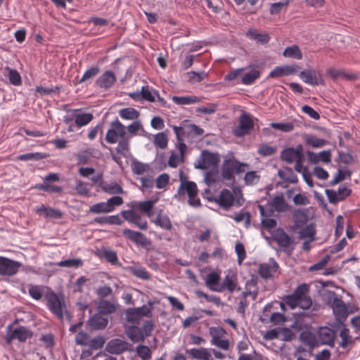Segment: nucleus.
<instances>
[{"label": "nucleus", "instance_id": "obj_1", "mask_svg": "<svg viewBox=\"0 0 360 360\" xmlns=\"http://www.w3.org/2000/svg\"><path fill=\"white\" fill-rule=\"evenodd\" d=\"M105 141L110 144L117 143V153L126 155L129 150L130 135L127 134L126 127L116 119L110 123L105 135Z\"/></svg>", "mask_w": 360, "mask_h": 360}, {"label": "nucleus", "instance_id": "obj_2", "mask_svg": "<svg viewBox=\"0 0 360 360\" xmlns=\"http://www.w3.org/2000/svg\"><path fill=\"white\" fill-rule=\"evenodd\" d=\"M45 297L47 300V305L49 310L59 319H63L65 314L68 315L66 305L62 295H57L48 288L45 294Z\"/></svg>", "mask_w": 360, "mask_h": 360}, {"label": "nucleus", "instance_id": "obj_3", "mask_svg": "<svg viewBox=\"0 0 360 360\" xmlns=\"http://www.w3.org/2000/svg\"><path fill=\"white\" fill-rule=\"evenodd\" d=\"M179 179L181 181L179 193H186L188 197V204L193 207H198L200 205V200L198 198V188L196 184L193 181L187 180L183 172H180Z\"/></svg>", "mask_w": 360, "mask_h": 360}, {"label": "nucleus", "instance_id": "obj_4", "mask_svg": "<svg viewBox=\"0 0 360 360\" xmlns=\"http://www.w3.org/2000/svg\"><path fill=\"white\" fill-rule=\"evenodd\" d=\"M249 165L242 163L235 158H229L224 162L221 168V176L223 179L233 183L234 181V174H240L248 169Z\"/></svg>", "mask_w": 360, "mask_h": 360}, {"label": "nucleus", "instance_id": "obj_5", "mask_svg": "<svg viewBox=\"0 0 360 360\" xmlns=\"http://www.w3.org/2000/svg\"><path fill=\"white\" fill-rule=\"evenodd\" d=\"M242 199V193L240 190L233 189L229 191L228 189H223L217 198H215V202L221 207L228 209L231 207L235 201L236 204L241 205L240 200Z\"/></svg>", "mask_w": 360, "mask_h": 360}, {"label": "nucleus", "instance_id": "obj_6", "mask_svg": "<svg viewBox=\"0 0 360 360\" xmlns=\"http://www.w3.org/2000/svg\"><path fill=\"white\" fill-rule=\"evenodd\" d=\"M32 332L24 326H20L12 329L11 325L7 327L6 334L5 335V340L7 344H11L13 340H17L19 342H25L27 339L31 338Z\"/></svg>", "mask_w": 360, "mask_h": 360}, {"label": "nucleus", "instance_id": "obj_7", "mask_svg": "<svg viewBox=\"0 0 360 360\" xmlns=\"http://www.w3.org/2000/svg\"><path fill=\"white\" fill-rule=\"evenodd\" d=\"M219 161V155L217 153L203 150L195 163V167L201 169H214L218 166Z\"/></svg>", "mask_w": 360, "mask_h": 360}, {"label": "nucleus", "instance_id": "obj_8", "mask_svg": "<svg viewBox=\"0 0 360 360\" xmlns=\"http://www.w3.org/2000/svg\"><path fill=\"white\" fill-rule=\"evenodd\" d=\"M21 265L19 262L0 256V275L13 276L18 273Z\"/></svg>", "mask_w": 360, "mask_h": 360}, {"label": "nucleus", "instance_id": "obj_9", "mask_svg": "<svg viewBox=\"0 0 360 360\" xmlns=\"http://www.w3.org/2000/svg\"><path fill=\"white\" fill-rule=\"evenodd\" d=\"M122 217L125 220L136 225L141 230H146L148 227L147 221L142 218L141 214L134 210H124L122 212Z\"/></svg>", "mask_w": 360, "mask_h": 360}, {"label": "nucleus", "instance_id": "obj_10", "mask_svg": "<svg viewBox=\"0 0 360 360\" xmlns=\"http://www.w3.org/2000/svg\"><path fill=\"white\" fill-rule=\"evenodd\" d=\"M300 78L306 84L317 86L323 84V80L319 71L315 70H306L299 75Z\"/></svg>", "mask_w": 360, "mask_h": 360}, {"label": "nucleus", "instance_id": "obj_11", "mask_svg": "<svg viewBox=\"0 0 360 360\" xmlns=\"http://www.w3.org/2000/svg\"><path fill=\"white\" fill-rule=\"evenodd\" d=\"M253 121L252 117L247 114L240 116L239 125L234 130V134L238 137H242L248 134L253 128Z\"/></svg>", "mask_w": 360, "mask_h": 360}, {"label": "nucleus", "instance_id": "obj_12", "mask_svg": "<svg viewBox=\"0 0 360 360\" xmlns=\"http://www.w3.org/2000/svg\"><path fill=\"white\" fill-rule=\"evenodd\" d=\"M333 311L336 320L343 322L348 316V309L345 302L338 297H335L333 301Z\"/></svg>", "mask_w": 360, "mask_h": 360}, {"label": "nucleus", "instance_id": "obj_13", "mask_svg": "<svg viewBox=\"0 0 360 360\" xmlns=\"http://www.w3.org/2000/svg\"><path fill=\"white\" fill-rule=\"evenodd\" d=\"M128 321L135 322L143 316H150L151 309L150 307L143 305L140 307L129 309L126 311Z\"/></svg>", "mask_w": 360, "mask_h": 360}, {"label": "nucleus", "instance_id": "obj_14", "mask_svg": "<svg viewBox=\"0 0 360 360\" xmlns=\"http://www.w3.org/2000/svg\"><path fill=\"white\" fill-rule=\"evenodd\" d=\"M278 267L276 260L270 258L269 263H263L259 265L258 274L262 278L269 279L278 271Z\"/></svg>", "mask_w": 360, "mask_h": 360}, {"label": "nucleus", "instance_id": "obj_15", "mask_svg": "<svg viewBox=\"0 0 360 360\" xmlns=\"http://www.w3.org/2000/svg\"><path fill=\"white\" fill-rule=\"evenodd\" d=\"M302 150L301 146H297L296 148H288L282 151L281 157L283 160L291 163L296 160L304 159Z\"/></svg>", "mask_w": 360, "mask_h": 360}, {"label": "nucleus", "instance_id": "obj_16", "mask_svg": "<svg viewBox=\"0 0 360 360\" xmlns=\"http://www.w3.org/2000/svg\"><path fill=\"white\" fill-rule=\"evenodd\" d=\"M106 350L112 354H120L128 349V342L120 339H113L106 345Z\"/></svg>", "mask_w": 360, "mask_h": 360}, {"label": "nucleus", "instance_id": "obj_17", "mask_svg": "<svg viewBox=\"0 0 360 360\" xmlns=\"http://www.w3.org/2000/svg\"><path fill=\"white\" fill-rule=\"evenodd\" d=\"M142 91V99L149 101V102H155L157 101L161 103V105H164L166 104L165 100L162 98L158 91L155 89L150 87L148 86H143L141 88Z\"/></svg>", "mask_w": 360, "mask_h": 360}, {"label": "nucleus", "instance_id": "obj_18", "mask_svg": "<svg viewBox=\"0 0 360 360\" xmlns=\"http://www.w3.org/2000/svg\"><path fill=\"white\" fill-rule=\"evenodd\" d=\"M186 149V144L183 142H179L178 150L172 151L169 158L168 165L171 167H176L180 162H183Z\"/></svg>", "mask_w": 360, "mask_h": 360}, {"label": "nucleus", "instance_id": "obj_19", "mask_svg": "<svg viewBox=\"0 0 360 360\" xmlns=\"http://www.w3.org/2000/svg\"><path fill=\"white\" fill-rule=\"evenodd\" d=\"M319 340L321 345L333 346L335 342V331L328 327H321L319 332Z\"/></svg>", "mask_w": 360, "mask_h": 360}, {"label": "nucleus", "instance_id": "obj_20", "mask_svg": "<svg viewBox=\"0 0 360 360\" xmlns=\"http://www.w3.org/2000/svg\"><path fill=\"white\" fill-rule=\"evenodd\" d=\"M308 286L303 283L299 285L294 291L293 294L302 302V308L308 309L311 305V300L307 296Z\"/></svg>", "mask_w": 360, "mask_h": 360}, {"label": "nucleus", "instance_id": "obj_21", "mask_svg": "<svg viewBox=\"0 0 360 360\" xmlns=\"http://www.w3.org/2000/svg\"><path fill=\"white\" fill-rule=\"evenodd\" d=\"M267 205L271 211H276L277 212H285L288 207V203L282 194L273 198Z\"/></svg>", "mask_w": 360, "mask_h": 360}, {"label": "nucleus", "instance_id": "obj_22", "mask_svg": "<svg viewBox=\"0 0 360 360\" xmlns=\"http://www.w3.org/2000/svg\"><path fill=\"white\" fill-rule=\"evenodd\" d=\"M116 77L112 71L108 70L103 72L96 80V85L100 88L109 89L115 83Z\"/></svg>", "mask_w": 360, "mask_h": 360}, {"label": "nucleus", "instance_id": "obj_23", "mask_svg": "<svg viewBox=\"0 0 360 360\" xmlns=\"http://www.w3.org/2000/svg\"><path fill=\"white\" fill-rule=\"evenodd\" d=\"M35 212L37 214L49 219H60L63 216V212L60 210L51 207H46L44 205L37 207Z\"/></svg>", "mask_w": 360, "mask_h": 360}, {"label": "nucleus", "instance_id": "obj_24", "mask_svg": "<svg viewBox=\"0 0 360 360\" xmlns=\"http://www.w3.org/2000/svg\"><path fill=\"white\" fill-rule=\"evenodd\" d=\"M298 67L296 65H285L275 68L269 75V77L276 78L284 75H290L296 73Z\"/></svg>", "mask_w": 360, "mask_h": 360}, {"label": "nucleus", "instance_id": "obj_25", "mask_svg": "<svg viewBox=\"0 0 360 360\" xmlns=\"http://www.w3.org/2000/svg\"><path fill=\"white\" fill-rule=\"evenodd\" d=\"M272 237L281 248H287L292 243L290 237L281 229H276Z\"/></svg>", "mask_w": 360, "mask_h": 360}, {"label": "nucleus", "instance_id": "obj_26", "mask_svg": "<svg viewBox=\"0 0 360 360\" xmlns=\"http://www.w3.org/2000/svg\"><path fill=\"white\" fill-rule=\"evenodd\" d=\"M108 323V319L98 313L91 316L87 323L92 330H102L107 326Z\"/></svg>", "mask_w": 360, "mask_h": 360}, {"label": "nucleus", "instance_id": "obj_27", "mask_svg": "<svg viewBox=\"0 0 360 360\" xmlns=\"http://www.w3.org/2000/svg\"><path fill=\"white\" fill-rule=\"evenodd\" d=\"M93 119V114L90 112H81L79 109L75 110V123L78 128L87 125Z\"/></svg>", "mask_w": 360, "mask_h": 360}, {"label": "nucleus", "instance_id": "obj_28", "mask_svg": "<svg viewBox=\"0 0 360 360\" xmlns=\"http://www.w3.org/2000/svg\"><path fill=\"white\" fill-rule=\"evenodd\" d=\"M118 306L115 302L102 300L98 302V309L100 314H110L115 312Z\"/></svg>", "mask_w": 360, "mask_h": 360}, {"label": "nucleus", "instance_id": "obj_29", "mask_svg": "<svg viewBox=\"0 0 360 360\" xmlns=\"http://www.w3.org/2000/svg\"><path fill=\"white\" fill-rule=\"evenodd\" d=\"M156 202V200H146L136 203L135 208L145 213L150 219L154 216L153 208Z\"/></svg>", "mask_w": 360, "mask_h": 360}, {"label": "nucleus", "instance_id": "obj_30", "mask_svg": "<svg viewBox=\"0 0 360 360\" xmlns=\"http://www.w3.org/2000/svg\"><path fill=\"white\" fill-rule=\"evenodd\" d=\"M186 353L191 357L198 360H210L211 354L206 348L190 349L186 350Z\"/></svg>", "mask_w": 360, "mask_h": 360}, {"label": "nucleus", "instance_id": "obj_31", "mask_svg": "<svg viewBox=\"0 0 360 360\" xmlns=\"http://www.w3.org/2000/svg\"><path fill=\"white\" fill-rule=\"evenodd\" d=\"M298 233L299 238L302 240H315L316 229L312 224L300 229Z\"/></svg>", "mask_w": 360, "mask_h": 360}, {"label": "nucleus", "instance_id": "obj_32", "mask_svg": "<svg viewBox=\"0 0 360 360\" xmlns=\"http://www.w3.org/2000/svg\"><path fill=\"white\" fill-rule=\"evenodd\" d=\"M161 211L158 213V215L155 218L154 217L151 218V221L154 223L156 226H160V228L169 230L172 228V223L169 218L166 214H161Z\"/></svg>", "mask_w": 360, "mask_h": 360}, {"label": "nucleus", "instance_id": "obj_33", "mask_svg": "<svg viewBox=\"0 0 360 360\" xmlns=\"http://www.w3.org/2000/svg\"><path fill=\"white\" fill-rule=\"evenodd\" d=\"M303 139L306 144L313 148H321L328 143V141L323 139H320L315 135L304 134Z\"/></svg>", "mask_w": 360, "mask_h": 360}, {"label": "nucleus", "instance_id": "obj_34", "mask_svg": "<svg viewBox=\"0 0 360 360\" xmlns=\"http://www.w3.org/2000/svg\"><path fill=\"white\" fill-rule=\"evenodd\" d=\"M278 176L285 182L295 184L297 182V177L291 168L284 167L278 172Z\"/></svg>", "mask_w": 360, "mask_h": 360}, {"label": "nucleus", "instance_id": "obj_35", "mask_svg": "<svg viewBox=\"0 0 360 360\" xmlns=\"http://www.w3.org/2000/svg\"><path fill=\"white\" fill-rule=\"evenodd\" d=\"M131 170L136 175H143L150 171L151 168L149 164L143 163L137 160H134L131 164Z\"/></svg>", "mask_w": 360, "mask_h": 360}, {"label": "nucleus", "instance_id": "obj_36", "mask_svg": "<svg viewBox=\"0 0 360 360\" xmlns=\"http://www.w3.org/2000/svg\"><path fill=\"white\" fill-rule=\"evenodd\" d=\"M172 101L179 105H188L193 103H199L200 98L195 96H173Z\"/></svg>", "mask_w": 360, "mask_h": 360}, {"label": "nucleus", "instance_id": "obj_37", "mask_svg": "<svg viewBox=\"0 0 360 360\" xmlns=\"http://www.w3.org/2000/svg\"><path fill=\"white\" fill-rule=\"evenodd\" d=\"M125 333L129 339L134 343L142 342L145 340L139 328L136 326L128 327Z\"/></svg>", "mask_w": 360, "mask_h": 360}, {"label": "nucleus", "instance_id": "obj_38", "mask_svg": "<svg viewBox=\"0 0 360 360\" xmlns=\"http://www.w3.org/2000/svg\"><path fill=\"white\" fill-rule=\"evenodd\" d=\"M5 75L8 78L11 84L19 86L21 84V77L16 70L12 69L7 66L5 68Z\"/></svg>", "mask_w": 360, "mask_h": 360}, {"label": "nucleus", "instance_id": "obj_39", "mask_svg": "<svg viewBox=\"0 0 360 360\" xmlns=\"http://www.w3.org/2000/svg\"><path fill=\"white\" fill-rule=\"evenodd\" d=\"M98 256L105 259L112 264L118 263V258L115 251L107 248H102L98 250Z\"/></svg>", "mask_w": 360, "mask_h": 360}, {"label": "nucleus", "instance_id": "obj_40", "mask_svg": "<svg viewBox=\"0 0 360 360\" xmlns=\"http://www.w3.org/2000/svg\"><path fill=\"white\" fill-rule=\"evenodd\" d=\"M139 112L133 108H126L120 110L119 115L127 120H136L139 117Z\"/></svg>", "mask_w": 360, "mask_h": 360}, {"label": "nucleus", "instance_id": "obj_41", "mask_svg": "<svg viewBox=\"0 0 360 360\" xmlns=\"http://www.w3.org/2000/svg\"><path fill=\"white\" fill-rule=\"evenodd\" d=\"M247 35L252 39L255 40L257 42L260 43L262 44H267L270 37L266 33H258L255 30H249L247 32Z\"/></svg>", "mask_w": 360, "mask_h": 360}, {"label": "nucleus", "instance_id": "obj_42", "mask_svg": "<svg viewBox=\"0 0 360 360\" xmlns=\"http://www.w3.org/2000/svg\"><path fill=\"white\" fill-rule=\"evenodd\" d=\"M102 189L110 194H121L123 193V189L121 186L115 181L110 183H104L102 186Z\"/></svg>", "mask_w": 360, "mask_h": 360}, {"label": "nucleus", "instance_id": "obj_43", "mask_svg": "<svg viewBox=\"0 0 360 360\" xmlns=\"http://www.w3.org/2000/svg\"><path fill=\"white\" fill-rule=\"evenodd\" d=\"M283 56L286 58H290L297 60H300L302 58V54L299 47L296 45L285 48L283 53Z\"/></svg>", "mask_w": 360, "mask_h": 360}, {"label": "nucleus", "instance_id": "obj_44", "mask_svg": "<svg viewBox=\"0 0 360 360\" xmlns=\"http://www.w3.org/2000/svg\"><path fill=\"white\" fill-rule=\"evenodd\" d=\"M340 337L341 338V342L340 347L346 349L349 345L353 343V338L349 335V330L347 328H343L340 332Z\"/></svg>", "mask_w": 360, "mask_h": 360}, {"label": "nucleus", "instance_id": "obj_45", "mask_svg": "<svg viewBox=\"0 0 360 360\" xmlns=\"http://www.w3.org/2000/svg\"><path fill=\"white\" fill-rule=\"evenodd\" d=\"M220 280L219 276L215 273L212 272L207 276L205 280V284L208 286L212 290L214 291H221V289H217L215 286L219 283Z\"/></svg>", "mask_w": 360, "mask_h": 360}, {"label": "nucleus", "instance_id": "obj_46", "mask_svg": "<svg viewBox=\"0 0 360 360\" xmlns=\"http://www.w3.org/2000/svg\"><path fill=\"white\" fill-rule=\"evenodd\" d=\"M82 260L79 258L68 259L58 262L56 265L61 267L77 269L82 266Z\"/></svg>", "mask_w": 360, "mask_h": 360}, {"label": "nucleus", "instance_id": "obj_47", "mask_svg": "<svg viewBox=\"0 0 360 360\" xmlns=\"http://www.w3.org/2000/svg\"><path fill=\"white\" fill-rule=\"evenodd\" d=\"M258 209L259 210L260 214L262 217V225L266 229H272L276 227V221L274 219L271 218H266L265 217V210L262 205H258Z\"/></svg>", "mask_w": 360, "mask_h": 360}, {"label": "nucleus", "instance_id": "obj_48", "mask_svg": "<svg viewBox=\"0 0 360 360\" xmlns=\"http://www.w3.org/2000/svg\"><path fill=\"white\" fill-rule=\"evenodd\" d=\"M129 271L139 278L143 280H149L150 278V274L142 266H131L129 267Z\"/></svg>", "mask_w": 360, "mask_h": 360}, {"label": "nucleus", "instance_id": "obj_49", "mask_svg": "<svg viewBox=\"0 0 360 360\" xmlns=\"http://www.w3.org/2000/svg\"><path fill=\"white\" fill-rule=\"evenodd\" d=\"M44 286L29 285V295L35 300H39L42 297Z\"/></svg>", "mask_w": 360, "mask_h": 360}, {"label": "nucleus", "instance_id": "obj_50", "mask_svg": "<svg viewBox=\"0 0 360 360\" xmlns=\"http://www.w3.org/2000/svg\"><path fill=\"white\" fill-rule=\"evenodd\" d=\"M259 75L260 73L258 70H252L243 75L241 82L243 84H251L259 77Z\"/></svg>", "mask_w": 360, "mask_h": 360}, {"label": "nucleus", "instance_id": "obj_51", "mask_svg": "<svg viewBox=\"0 0 360 360\" xmlns=\"http://www.w3.org/2000/svg\"><path fill=\"white\" fill-rule=\"evenodd\" d=\"M136 352L142 360H150L151 359V351L148 346L138 345L136 347Z\"/></svg>", "mask_w": 360, "mask_h": 360}, {"label": "nucleus", "instance_id": "obj_52", "mask_svg": "<svg viewBox=\"0 0 360 360\" xmlns=\"http://www.w3.org/2000/svg\"><path fill=\"white\" fill-rule=\"evenodd\" d=\"M187 75L188 77L189 82H191L192 84L200 82L207 77V74L204 71H200V72L191 71V72H187Z\"/></svg>", "mask_w": 360, "mask_h": 360}, {"label": "nucleus", "instance_id": "obj_53", "mask_svg": "<svg viewBox=\"0 0 360 360\" xmlns=\"http://www.w3.org/2000/svg\"><path fill=\"white\" fill-rule=\"evenodd\" d=\"M35 188L43 191L49 192V193H60L63 191V188L60 186L51 185L49 184H37Z\"/></svg>", "mask_w": 360, "mask_h": 360}, {"label": "nucleus", "instance_id": "obj_54", "mask_svg": "<svg viewBox=\"0 0 360 360\" xmlns=\"http://www.w3.org/2000/svg\"><path fill=\"white\" fill-rule=\"evenodd\" d=\"M89 211L95 214L110 212L107 202H102L93 205L90 207Z\"/></svg>", "mask_w": 360, "mask_h": 360}, {"label": "nucleus", "instance_id": "obj_55", "mask_svg": "<svg viewBox=\"0 0 360 360\" xmlns=\"http://www.w3.org/2000/svg\"><path fill=\"white\" fill-rule=\"evenodd\" d=\"M301 340L311 348L316 346V339L315 336L310 333H302L300 335Z\"/></svg>", "mask_w": 360, "mask_h": 360}, {"label": "nucleus", "instance_id": "obj_56", "mask_svg": "<svg viewBox=\"0 0 360 360\" xmlns=\"http://www.w3.org/2000/svg\"><path fill=\"white\" fill-rule=\"evenodd\" d=\"M75 190L77 193L82 196H89L90 194V189L88 184L82 181H77Z\"/></svg>", "mask_w": 360, "mask_h": 360}, {"label": "nucleus", "instance_id": "obj_57", "mask_svg": "<svg viewBox=\"0 0 360 360\" xmlns=\"http://www.w3.org/2000/svg\"><path fill=\"white\" fill-rule=\"evenodd\" d=\"M100 72V69L98 67H91L89 70H87L79 79V83H83L89 79L94 78Z\"/></svg>", "mask_w": 360, "mask_h": 360}, {"label": "nucleus", "instance_id": "obj_58", "mask_svg": "<svg viewBox=\"0 0 360 360\" xmlns=\"http://www.w3.org/2000/svg\"><path fill=\"white\" fill-rule=\"evenodd\" d=\"M167 137L164 133H158L154 137L155 145L161 149L167 147Z\"/></svg>", "mask_w": 360, "mask_h": 360}, {"label": "nucleus", "instance_id": "obj_59", "mask_svg": "<svg viewBox=\"0 0 360 360\" xmlns=\"http://www.w3.org/2000/svg\"><path fill=\"white\" fill-rule=\"evenodd\" d=\"M236 285H237V283L236 281V278H234L233 277L226 276L224 278V279L223 281V284H222V287L224 288H226L229 292H232L236 290Z\"/></svg>", "mask_w": 360, "mask_h": 360}, {"label": "nucleus", "instance_id": "obj_60", "mask_svg": "<svg viewBox=\"0 0 360 360\" xmlns=\"http://www.w3.org/2000/svg\"><path fill=\"white\" fill-rule=\"evenodd\" d=\"M270 126L275 129H278V130L285 131V132L291 131L294 128L293 124L290 122H285V123L272 122L270 124Z\"/></svg>", "mask_w": 360, "mask_h": 360}, {"label": "nucleus", "instance_id": "obj_61", "mask_svg": "<svg viewBox=\"0 0 360 360\" xmlns=\"http://www.w3.org/2000/svg\"><path fill=\"white\" fill-rule=\"evenodd\" d=\"M276 147L267 144H262L258 147L257 152L262 156H269L273 155L276 152Z\"/></svg>", "mask_w": 360, "mask_h": 360}, {"label": "nucleus", "instance_id": "obj_62", "mask_svg": "<svg viewBox=\"0 0 360 360\" xmlns=\"http://www.w3.org/2000/svg\"><path fill=\"white\" fill-rule=\"evenodd\" d=\"M226 334V331L219 327H211L210 328V335L212 337L211 340H217L221 339Z\"/></svg>", "mask_w": 360, "mask_h": 360}, {"label": "nucleus", "instance_id": "obj_63", "mask_svg": "<svg viewBox=\"0 0 360 360\" xmlns=\"http://www.w3.org/2000/svg\"><path fill=\"white\" fill-rule=\"evenodd\" d=\"M126 129L128 131L127 134L131 137V136H136L143 127L140 121H134L128 125Z\"/></svg>", "mask_w": 360, "mask_h": 360}, {"label": "nucleus", "instance_id": "obj_64", "mask_svg": "<svg viewBox=\"0 0 360 360\" xmlns=\"http://www.w3.org/2000/svg\"><path fill=\"white\" fill-rule=\"evenodd\" d=\"M259 180V176L255 172H248L245 174L244 181L247 185L256 184Z\"/></svg>", "mask_w": 360, "mask_h": 360}]
</instances>
